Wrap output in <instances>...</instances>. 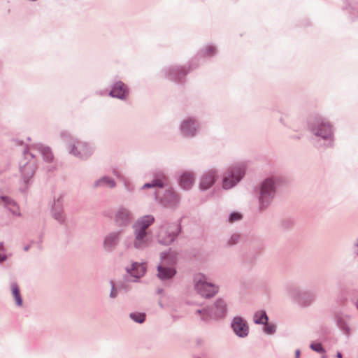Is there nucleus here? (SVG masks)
Segmentation results:
<instances>
[{
    "instance_id": "nucleus-1",
    "label": "nucleus",
    "mask_w": 358,
    "mask_h": 358,
    "mask_svg": "<svg viewBox=\"0 0 358 358\" xmlns=\"http://www.w3.org/2000/svg\"><path fill=\"white\" fill-rule=\"evenodd\" d=\"M153 222L154 217L150 215L145 216L137 222L135 225L136 239L134 241V246L136 248H141L147 245L148 238L145 230Z\"/></svg>"
},
{
    "instance_id": "nucleus-2",
    "label": "nucleus",
    "mask_w": 358,
    "mask_h": 358,
    "mask_svg": "<svg viewBox=\"0 0 358 358\" xmlns=\"http://www.w3.org/2000/svg\"><path fill=\"white\" fill-rule=\"evenodd\" d=\"M194 281L195 289L204 297H212L217 291L213 284L207 282L206 276L201 273L194 276Z\"/></svg>"
},
{
    "instance_id": "nucleus-3",
    "label": "nucleus",
    "mask_w": 358,
    "mask_h": 358,
    "mask_svg": "<svg viewBox=\"0 0 358 358\" xmlns=\"http://www.w3.org/2000/svg\"><path fill=\"white\" fill-rule=\"evenodd\" d=\"M244 171L240 167H234L223 180V187L226 189L231 188L234 186L242 178Z\"/></svg>"
},
{
    "instance_id": "nucleus-4",
    "label": "nucleus",
    "mask_w": 358,
    "mask_h": 358,
    "mask_svg": "<svg viewBox=\"0 0 358 358\" xmlns=\"http://www.w3.org/2000/svg\"><path fill=\"white\" fill-rule=\"evenodd\" d=\"M166 259L169 262H174L175 257L173 255H167L162 256V264H165ZM176 274V271L172 268H166L163 264L158 266V277L162 280L169 279Z\"/></svg>"
},
{
    "instance_id": "nucleus-5",
    "label": "nucleus",
    "mask_w": 358,
    "mask_h": 358,
    "mask_svg": "<svg viewBox=\"0 0 358 358\" xmlns=\"http://www.w3.org/2000/svg\"><path fill=\"white\" fill-rule=\"evenodd\" d=\"M274 195L273 182L267 179L264 181L262 189L260 201L262 203L268 202Z\"/></svg>"
},
{
    "instance_id": "nucleus-6",
    "label": "nucleus",
    "mask_w": 358,
    "mask_h": 358,
    "mask_svg": "<svg viewBox=\"0 0 358 358\" xmlns=\"http://www.w3.org/2000/svg\"><path fill=\"white\" fill-rule=\"evenodd\" d=\"M231 327L235 334L240 337L246 336L248 334V326L241 317H235Z\"/></svg>"
},
{
    "instance_id": "nucleus-7",
    "label": "nucleus",
    "mask_w": 358,
    "mask_h": 358,
    "mask_svg": "<svg viewBox=\"0 0 358 358\" xmlns=\"http://www.w3.org/2000/svg\"><path fill=\"white\" fill-rule=\"evenodd\" d=\"M128 94L127 89L122 82L116 83L110 92V95L118 99H124Z\"/></svg>"
},
{
    "instance_id": "nucleus-8",
    "label": "nucleus",
    "mask_w": 358,
    "mask_h": 358,
    "mask_svg": "<svg viewBox=\"0 0 358 358\" xmlns=\"http://www.w3.org/2000/svg\"><path fill=\"white\" fill-rule=\"evenodd\" d=\"M215 171L212 170L204 175L200 182V188L202 189H208L215 182Z\"/></svg>"
},
{
    "instance_id": "nucleus-9",
    "label": "nucleus",
    "mask_w": 358,
    "mask_h": 358,
    "mask_svg": "<svg viewBox=\"0 0 358 358\" xmlns=\"http://www.w3.org/2000/svg\"><path fill=\"white\" fill-rule=\"evenodd\" d=\"M146 271V266L145 264L134 263L131 266V270H128L131 275L136 278L143 276Z\"/></svg>"
},
{
    "instance_id": "nucleus-10",
    "label": "nucleus",
    "mask_w": 358,
    "mask_h": 358,
    "mask_svg": "<svg viewBox=\"0 0 358 358\" xmlns=\"http://www.w3.org/2000/svg\"><path fill=\"white\" fill-rule=\"evenodd\" d=\"M194 181V178L192 173H185L181 176L180 184V186L185 189H189Z\"/></svg>"
},
{
    "instance_id": "nucleus-11",
    "label": "nucleus",
    "mask_w": 358,
    "mask_h": 358,
    "mask_svg": "<svg viewBox=\"0 0 358 358\" xmlns=\"http://www.w3.org/2000/svg\"><path fill=\"white\" fill-rule=\"evenodd\" d=\"M72 152L76 155H79L81 157H87L90 152V148L85 144L78 143L73 146Z\"/></svg>"
},
{
    "instance_id": "nucleus-12",
    "label": "nucleus",
    "mask_w": 358,
    "mask_h": 358,
    "mask_svg": "<svg viewBox=\"0 0 358 358\" xmlns=\"http://www.w3.org/2000/svg\"><path fill=\"white\" fill-rule=\"evenodd\" d=\"M177 234L178 232L166 235V231L162 229L159 234V241L164 244H169L173 241Z\"/></svg>"
},
{
    "instance_id": "nucleus-13",
    "label": "nucleus",
    "mask_w": 358,
    "mask_h": 358,
    "mask_svg": "<svg viewBox=\"0 0 358 358\" xmlns=\"http://www.w3.org/2000/svg\"><path fill=\"white\" fill-rule=\"evenodd\" d=\"M195 122L192 120H187L182 124V129L185 135L192 136L195 131Z\"/></svg>"
},
{
    "instance_id": "nucleus-14",
    "label": "nucleus",
    "mask_w": 358,
    "mask_h": 358,
    "mask_svg": "<svg viewBox=\"0 0 358 358\" xmlns=\"http://www.w3.org/2000/svg\"><path fill=\"white\" fill-rule=\"evenodd\" d=\"M215 308V309L212 315L214 317H220L224 315L226 308L224 301H222V300H219L217 301Z\"/></svg>"
},
{
    "instance_id": "nucleus-15",
    "label": "nucleus",
    "mask_w": 358,
    "mask_h": 358,
    "mask_svg": "<svg viewBox=\"0 0 358 358\" xmlns=\"http://www.w3.org/2000/svg\"><path fill=\"white\" fill-rule=\"evenodd\" d=\"M129 213L126 209L120 210L116 215V221L120 224H124L126 222L129 221Z\"/></svg>"
},
{
    "instance_id": "nucleus-16",
    "label": "nucleus",
    "mask_w": 358,
    "mask_h": 358,
    "mask_svg": "<svg viewBox=\"0 0 358 358\" xmlns=\"http://www.w3.org/2000/svg\"><path fill=\"white\" fill-rule=\"evenodd\" d=\"M254 321L257 324H266L268 317L264 311H259L255 314Z\"/></svg>"
},
{
    "instance_id": "nucleus-17",
    "label": "nucleus",
    "mask_w": 358,
    "mask_h": 358,
    "mask_svg": "<svg viewBox=\"0 0 358 358\" xmlns=\"http://www.w3.org/2000/svg\"><path fill=\"white\" fill-rule=\"evenodd\" d=\"M11 290H12L13 297L15 298V299L16 301V303L20 306H22V298H21V296L20 294V290H19L17 285L15 283L12 284L11 285Z\"/></svg>"
},
{
    "instance_id": "nucleus-18",
    "label": "nucleus",
    "mask_w": 358,
    "mask_h": 358,
    "mask_svg": "<svg viewBox=\"0 0 358 358\" xmlns=\"http://www.w3.org/2000/svg\"><path fill=\"white\" fill-rule=\"evenodd\" d=\"M22 173L27 178L31 177L34 173V168L33 164H27L22 169Z\"/></svg>"
},
{
    "instance_id": "nucleus-19",
    "label": "nucleus",
    "mask_w": 358,
    "mask_h": 358,
    "mask_svg": "<svg viewBox=\"0 0 358 358\" xmlns=\"http://www.w3.org/2000/svg\"><path fill=\"white\" fill-rule=\"evenodd\" d=\"M115 183L113 180L108 178H103L100 180H99L96 185H105L109 187H113Z\"/></svg>"
},
{
    "instance_id": "nucleus-20",
    "label": "nucleus",
    "mask_w": 358,
    "mask_h": 358,
    "mask_svg": "<svg viewBox=\"0 0 358 358\" xmlns=\"http://www.w3.org/2000/svg\"><path fill=\"white\" fill-rule=\"evenodd\" d=\"M117 238V234H110L105 239V242H104L105 245L106 247H110V246L113 245L115 243Z\"/></svg>"
},
{
    "instance_id": "nucleus-21",
    "label": "nucleus",
    "mask_w": 358,
    "mask_h": 358,
    "mask_svg": "<svg viewBox=\"0 0 358 358\" xmlns=\"http://www.w3.org/2000/svg\"><path fill=\"white\" fill-rule=\"evenodd\" d=\"M130 317L134 321L142 323L145 320V315L143 313H131Z\"/></svg>"
},
{
    "instance_id": "nucleus-22",
    "label": "nucleus",
    "mask_w": 358,
    "mask_h": 358,
    "mask_svg": "<svg viewBox=\"0 0 358 358\" xmlns=\"http://www.w3.org/2000/svg\"><path fill=\"white\" fill-rule=\"evenodd\" d=\"M164 186V183L162 180H156L152 183H146L144 185V187H162Z\"/></svg>"
},
{
    "instance_id": "nucleus-23",
    "label": "nucleus",
    "mask_w": 358,
    "mask_h": 358,
    "mask_svg": "<svg viewBox=\"0 0 358 358\" xmlns=\"http://www.w3.org/2000/svg\"><path fill=\"white\" fill-rule=\"evenodd\" d=\"M42 154L48 161H51L53 158L52 154L48 148H44L42 150Z\"/></svg>"
},
{
    "instance_id": "nucleus-24",
    "label": "nucleus",
    "mask_w": 358,
    "mask_h": 358,
    "mask_svg": "<svg viewBox=\"0 0 358 358\" xmlns=\"http://www.w3.org/2000/svg\"><path fill=\"white\" fill-rule=\"evenodd\" d=\"M266 327H264V331L268 334H272L274 333L275 327L273 324H266Z\"/></svg>"
},
{
    "instance_id": "nucleus-25",
    "label": "nucleus",
    "mask_w": 358,
    "mask_h": 358,
    "mask_svg": "<svg viewBox=\"0 0 358 358\" xmlns=\"http://www.w3.org/2000/svg\"><path fill=\"white\" fill-rule=\"evenodd\" d=\"M241 215L240 213H233L231 214L230 215V217H229V222H234L235 221H237V220H239L241 219Z\"/></svg>"
},
{
    "instance_id": "nucleus-26",
    "label": "nucleus",
    "mask_w": 358,
    "mask_h": 358,
    "mask_svg": "<svg viewBox=\"0 0 358 358\" xmlns=\"http://www.w3.org/2000/svg\"><path fill=\"white\" fill-rule=\"evenodd\" d=\"M324 127H325V129H326L325 134H323L322 132H320V131H317L316 133V134L319 135V136H322L324 138L327 137L331 133V128L329 124L324 125Z\"/></svg>"
},
{
    "instance_id": "nucleus-27",
    "label": "nucleus",
    "mask_w": 358,
    "mask_h": 358,
    "mask_svg": "<svg viewBox=\"0 0 358 358\" xmlns=\"http://www.w3.org/2000/svg\"><path fill=\"white\" fill-rule=\"evenodd\" d=\"M310 348L316 352H323L324 350L320 343H314L310 345Z\"/></svg>"
},
{
    "instance_id": "nucleus-28",
    "label": "nucleus",
    "mask_w": 358,
    "mask_h": 358,
    "mask_svg": "<svg viewBox=\"0 0 358 358\" xmlns=\"http://www.w3.org/2000/svg\"><path fill=\"white\" fill-rule=\"evenodd\" d=\"M9 205L10 206V210L13 211V213H17V207L15 206V204L13 202H10Z\"/></svg>"
},
{
    "instance_id": "nucleus-29",
    "label": "nucleus",
    "mask_w": 358,
    "mask_h": 358,
    "mask_svg": "<svg viewBox=\"0 0 358 358\" xmlns=\"http://www.w3.org/2000/svg\"><path fill=\"white\" fill-rule=\"evenodd\" d=\"M208 55H213L215 52V48L213 47H208L207 48Z\"/></svg>"
},
{
    "instance_id": "nucleus-30",
    "label": "nucleus",
    "mask_w": 358,
    "mask_h": 358,
    "mask_svg": "<svg viewBox=\"0 0 358 358\" xmlns=\"http://www.w3.org/2000/svg\"><path fill=\"white\" fill-rule=\"evenodd\" d=\"M115 296H116V290H115V287L113 286V288H112V290L110 292V296L115 297Z\"/></svg>"
},
{
    "instance_id": "nucleus-31",
    "label": "nucleus",
    "mask_w": 358,
    "mask_h": 358,
    "mask_svg": "<svg viewBox=\"0 0 358 358\" xmlns=\"http://www.w3.org/2000/svg\"><path fill=\"white\" fill-rule=\"evenodd\" d=\"M336 357L337 358H343L342 354L341 352H337Z\"/></svg>"
},
{
    "instance_id": "nucleus-32",
    "label": "nucleus",
    "mask_w": 358,
    "mask_h": 358,
    "mask_svg": "<svg viewBox=\"0 0 358 358\" xmlns=\"http://www.w3.org/2000/svg\"><path fill=\"white\" fill-rule=\"evenodd\" d=\"M204 313L206 312V310H203ZM202 318L203 320H206L208 318V317L206 315V313H204L203 315H202Z\"/></svg>"
},
{
    "instance_id": "nucleus-33",
    "label": "nucleus",
    "mask_w": 358,
    "mask_h": 358,
    "mask_svg": "<svg viewBox=\"0 0 358 358\" xmlns=\"http://www.w3.org/2000/svg\"><path fill=\"white\" fill-rule=\"evenodd\" d=\"M169 196L170 197H171V198H174L175 197V195L173 193H171V192L169 193Z\"/></svg>"
},
{
    "instance_id": "nucleus-34",
    "label": "nucleus",
    "mask_w": 358,
    "mask_h": 358,
    "mask_svg": "<svg viewBox=\"0 0 358 358\" xmlns=\"http://www.w3.org/2000/svg\"><path fill=\"white\" fill-rule=\"evenodd\" d=\"M299 354H300L299 351V350H297V351L296 352V357H297V358L299 357Z\"/></svg>"
},
{
    "instance_id": "nucleus-35",
    "label": "nucleus",
    "mask_w": 358,
    "mask_h": 358,
    "mask_svg": "<svg viewBox=\"0 0 358 358\" xmlns=\"http://www.w3.org/2000/svg\"><path fill=\"white\" fill-rule=\"evenodd\" d=\"M5 259V257H1L0 255V262L3 261Z\"/></svg>"
},
{
    "instance_id": "nucleus-36",
    "label": "nucleus",
    "mask_w": 358,
    "mask_h": 358,
    "mask_svg": "<svg viewBox=\"0 0 358 358\" xmlns=\"http://www.w3.org/2000/svg\"><path fill=\"white\" fill-rule=\"evenodd\" d=\"M322 358H326V356H323Z\"/></svg>"
},
{
    "instance_id": "nucleus-37",
    "label": "nucleus",
    "mask_w": 358,
    "mask_h": 358,
    "mask_svg": "<svg viewBox=\"0 0 358 358\" xmlns=\"http://www.w3.org/2000/svg\"><path fill=\"white\" fill-rule=\"evenodd\" d=\"M357 308H358V305H357Z\"/></svg>"
}]
</instances>
